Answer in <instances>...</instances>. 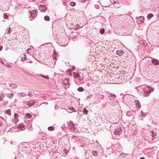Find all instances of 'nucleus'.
<instances>
[{
	"label": "nucleus",
	"mask_w": 159,
	"mask_h": 159,
	"mask_svg": "<svg viewBox=\"0 0 159 159\" xmlns=\"http://www.w3.org/2000/svg\"><path fill=\"white\" fill-rule=\"evenodd\" d=\"M138 91L143 94L145 96L147 97L148 94L151 90L149 87L145 85H143L138 88Z\"/></svg>",
	"instance_id": "nucleus-1"
},
{
	"label": "nucleus",
	"mask_w": 159,
	"mask_h": 159,
	"mask_svg": "<svg viewBox=\"0 0 159 159\" xmlns=\"http://www.w3.org/2000/svg\"><path fill=\"white\" fill-rule=\"evenodd\" d=\"M73 76L75 78H78L80 81L82 80L84 77V74L81 72H74Z\"/></svg>",
	"instance_id": "nucleus-2"
},
{
	"label": "nucleus",
	"mask_w": 159,
	"mask_h": 159,
	"mask_svg": "<svg viewBox=\"0 0 159 159\" xmlns=\"http://www.w3.org/2000/svg\"><path fill=\"white\" fill-rule=\"evenodd\" d=\"M29 12L30 14V18H34L36 17L38 13L36 10H32L31 11H30Z\"/></svg>",
	"instance_id": "nucleus-3"
},
{
	"label": "nucleus",
	"mask_w": 159,
	"mask_h": 159,
	"mask_svg": "<svg viewBox=\"0 0 159 159\" xmlns=\"http://www.w3.org/2000/svg\"><path fill=\"white\" fill-rule=\"evenodd\" d=\"M68 79H66L63 80L62 81V84L64 87L66 89H67L69 87V84L68 83Z\"/></svg>",
	"instance_id": "nucleus-4"
},
{
	"label": "nucleus",
	"mask_w": 159,
	"mask_h": 159,
	"mask_svg": "<svg viewBox=\"0 0 159 159\" xmlns=\"http://www.w3.org/2000/svg\"><path fill=\"white\" fill-rule=\"evenodd\" d=\"M121 128L120 127H118L114 130V134L115 135H118L121 133Z\"/></svg>",
	"instance_id": "nucleus-5"
},
{
	"label": "nucleus",
	"mask_w": 159,
	"mask_h": 159,
	"mask_svg": "<svg viewBox=\"0 0 159 159\" xmlns=\"http://www.w3.org/2000/svg\"><path fill=\"white\" fill-rule=\"evenodd\" d=\"M39 11H41L42 12H45L46 10V7L44 5H40L39 7Z\"/></svg>",
	"instance_id": "nucleus-6"
},
{
	"label": "nucleus",
	"mask_w": 159,
	"mask_h": 159,
	"mask_svg": "<svg viewBox=\"0 0 159 159\" xmlns=\"http://www.w3.org/2000/svg\"><path fill=\"white\" fill-rule=\"evenodd\" d=\"M144 18V17L143 16H140L138 18V22L139 24H141L142 22H143Z\"/></svg>",
	"instance_id": "nucleus-7"
},
{
	"label": "nucleus",
	"mask_w": 159,
	"mask_h": 159,
	"mask_svg": "<svg viewBox=\"0 0 159 159\" xmlns=\"http://www.w3.org/2000/svg\"><path fill=\"white\" fill-rule=\"evenodd\" d=\"M35 103L34 100L30 101L27 102V104L29 106H31Z\"/></svg>",
	"instance_id": "nucleus-8"
},
{
	"label": "nucleus",
	"mask_w": 159,
	"mask_h": 159,
	"mask_svg": "<svg viewBox=\"0 0 159 159\" xmlns=\"http://www.w3.org/2000/svg\"><path fill=\"white\" fill-rule=\"evenodd\" d=\"M152 62L154 65H157L159 64V61L157 60L153 59L152 60Z\"/></svg>",
	"instance_id": "nucleus-9"
},
{
	"label": "nucleus",
	"mask_w": 159,
	"mask_h": 159,
	"mask_svg": "<svg viewBox=\"0 0 159 159\" xmlns=\"http://www.w3.org/2000/svg\"><path fill=\"white\" fill-rule=\"evenodd\" d=\"M124 53V52L121 50H118L116 51V54L119 56H121Z\"/></svg>",
	"instance_id": "nucleus-10"
},
{
	"label": "nucleus",
	"mask_w": 159,
	"mask_h": 159,
	"mask_svg": "<svg viewBox=\"0 0 159 159\" xmlns=\"http://www.w3.org/2000/svg\"><path fill=\"white\" fill-rule=\"evenodd\" d=\"M116 97L115 94H110V95L109 96V98L110 100H112L115 99Z\"/></svg>",
	"instance_id": "nucleus-11"
},
{
	"label": "nucleus",
	"mask_w": 159,
	"mask_h": 159,
	"mask_svg": "<svg viewBox=\"0 0 159 159\" xmlns=\"http://www.w3.org/2000/svg\"><path fill=\"white\" fill-rule=\"evenodd\" d=\"M67 111L70 113H71L72 112H74L75 111V109L72 107L71 108H68V110H67Z\"/></svg>",
	"instance_id": "nucleus-12"
},
{
	"label": "nucleus",
	"mask_w": 159,
	"mask_h": 159,
	"mask_svg": "<svg viewBox=\"0 0 159 159\" xmlns=\"http://www.w3.org/2000/svg\"><path fill=\"white\" fill-rule=\"evenodd\" d=\"M21 60L23 61L25 60H27V59H26V55L24 54H23L21 56Z\"/></svg>",
	"instance_id": "nucleus-13"
},
{
	"label": "nucleus",
	"mask_w": 159,
	"mask_h": 159,
	"mask_svg": "<svg viewBox=\"0 0 159 159\" xmlns=\"http://www.w3.org/2000/svg\"><path fill=\"white\" fill-rule=\"evenodd\" d=\"M18 95L20 97H25L27 95V94L24 93H18Z\"/></svg>",
	"instance_id": "nucleus-14"
},
{
	"label": "nucleus",
	"mask_w": 159,
	"mask_h": 159,
	"mask_svg": "<svg viewBox=\"0 0 159 159\" xmlns=\"http://www.w3.org/2000/svg\"><path fill=\"white\" fill-rule=\"evenodd\" d=\"M135 103L136 106L138 108H140L141 107V106L139 104V102L137 100H136L135 101Z\"/></svg>",
	"instance_id": "nucleus-15"
},
{
	"label": "nucleus",
	"mask_w": 159,
	"mask_h": 159,
	"mask_svg": "<svg viewBox=\"0 0 159 159\" xmlns=\"http://www.w3.org/2000/svg\"><path fill=\"white\" fill-rule=\"evenodd\" d=\"M10 86L13 89L16 88L17 87L16 85L14 84H11Z\"/></svg>",
	"instance_id": "nucleus-16"
},
{
	"label": "nucleus",
	"mask_w": 159,
	"mask_h": 159,
	"mask_svg": "<svg viewBox=\"0 0 159 159\" xmlns=\"http://www.w3.org/2000/svg\"><path fill=\"white\" fill-rule=\"evenodd\" d=\"M83 112L84 114L87 115L88 112V111L86 110V108H84L83 111Z\"/></svg>",
	"instance_id": "nucleus-17"
},
{
	"label": "nucleus",
	"mask_w": 159,
	"mask_h": 159,
	"mask_svg": "<svg viewBox=\"0 0 159 159\" xmlns=\"http://www.w3.org/2000/svg\"><path fill=\"white\" fill-rule=\"evenodd\" d=\"M14 94L13 93H9L7 95V96L10 98H11L13 97L14 96Z\"/></svg>",
	"instance_id": "nucleus-18"
},
{
	"label": "nucleus",
	"mask_w": 159,
	"mask_h": 159,
	"mask_svg": "<svg viewBox=\"0 0 159 159\" xmlns=\"http://www.w3.org/2000/svg\"><path fill=\"white\" fill-rule=\"evenodd\" d=\"M153 16V15L152 13H149L147 16V18L148 19H150L152 18Z\"/></svg>",
	"instance_id": "nucleus-19"
},
{
	"label": "nucleus",
	"mask_w": 159,
	"mask_h": 159,
	"mask_svg": "<svg viewBox=\"0 0 159 159\" xmlns=\"http://www.w3.org/2000/svg\"><path fill=\"white\" fill-rule=\"evenodd\" d=\"M92 154L94 156H96L98 155V152L96 151H93L92 152Z\"/></svg>",
	"instance_id": "nucleus-20"
},
{
	"label": "nucleus",
	"mask_w": 159,
	"mask_h": 159,
	"mask_svg": "<svg viewBox=\"0 0 159 159\" xmlns=\"http://www.w3.org/2000/svg\"><path fill=\"white\" fill-rule=\"evenodd\" d=\"M44 19L46 21H49L50 20V18L48 16H46L44 17Z\"/></svg>",
	"instance_id": "nucleus-21"
},
{
	"label": "nucleus",
	"mask_w": 159,
	"mask_h": 159,
	"mask_svg": "<svg viewBox=\"0 0 159 159\" xmlns=\"http://www.w3.org/2000/svg\"><path fill=\"white\" fill-rule=\"evenodd\" d=\"M84 89L82 87H79L78 89V91L81 92L83 91Z\"/></svg>",
	"instance_id": "nucleus-22"
},
{
	"label": "nucleus",
	"mask_w": 159,
	"mask_h": 159,
	"mask_svg": "<svg viewBox=\"0 0 159 159\" xmlns=\"http://www.w3.org/2000/svg\"><path fill=\"white\" fill-rule=\"evenodd\" d=\"M76 3L74 2H71L70 3V5L72 6H75L76 5Z\"/></svg>",
	"instance_id": "nucleus-23"
},
{
	"label": "nucleus",
	"mask_w": 159,
	"mask_h": 159,
	"mask_svg": "<svg viewBox=\"0 0 159 159\" xmlns=\"http://www.w3.org/2000/svg\"><path fill=\"white\" fill-rule=\"evenodd\" d=\"M104 32L105 30L104 29H101L100 30V32L102 34L104 33Z\"/></svg>",
	"instance_id": "nucleus-24"
},
{
	"label": "nucleus",
	"mask_w": 159,
	"mask_h": 159,
	"mask_svg": "<svg viewBox=\"0 0 159 159\" xmlns=\"http://www.w3.org/2000/svg\"><path fill=\"white\" fill-rule=\"evenodd\" d=\"M26 116L27 117L29 118H30L32 117V115L30 113H27L26 114Z\"/></svg>",
	"instance_id": "nucleus-25"
},
{
	"label": "nucleus",
	"mask_w": 159,
	"mask_h": 159,
	"mask_svg": "<svg viewBox=\"0 0 159 159\" xmlns=\"http://www.w3.org/2000/svg\"><path fill=\"white\" fill-rule=\"evenodd\" d=\"M142 45L143 46L145 47L147 45V43L145 42H144V41H143L142 43Z\"/></svg>",
	"instance_id": "nucleus-26"
},
{
	"label": "nucleus",
	"mask_w": 159,
	"mask_h": 159,
	"mask_svg": "<svg viewBox=\"0 0 159 159\" xmlns=\"http://www.w3.org/2000/svg\"><path fill=\"white\" fill-rule=\"evenodd\" d=\"M74 125L70 126V129L72 130H75L76 128L74 127Z\"/></svg>",
	"instance_id": "nucleus-27"
},
{
	"label": "nucleus",
	"mask_w": 159,
	"mask_h": 159,
	"mask_svg": "<svg viewBox=\"0 0 159 159\" xmlns=\"http://www.w3.org/2000/svg\"><path fill=\"white\" fill-rule=\"evenodd\" d=\"M48 129L49 130L51 131L53 130V128L52 126H49L48 127Z\"/></svg>",
	"instance_id": "nucleus-28"
},
{
	"label": "nucleus",
	"mask_w": 159,
	"mask_h": 159,
	"mask_svg": "<svg viewBox=\"0 0 159 159\" xmlns=\"http://www.w3.org/2000/svg\"><path fill=\"white\" fill-rule=\"evenodd\" d=\"M151 133H152V137L153 138H155L156 136V135L154 134L153 132L152 131H151Z\"/></svg>",
	"instance_id": "nucleus-29"
},
{
	"label": "nucleus",
	"mask_w": 159,
	"mask_h": 159,
	"mask_svg": "<svg viewBox=\"0 0 159 159\" xmlns=\"http://www.w3.org/2000/svg\"><path fill=\"white\" fill-rule=\"evenodd\" d=\"M10 27H9L8 29L7 30L6 32H7L8 34H9L10 33Z\"/></svg>",
	"instance_id": "nucleus-30"
},
{
	"label": "nucleus",
	"mask_w": 159,
	"mask_h": 159,
	"mask_svg": "<svg viewBox=\"0 0 159 159\" xmlns=\"http://www.w3.org/2000/svg\"><path fill=\"white\" fill-rule=\"evenodd\" d=\"M41 76L42 77H43V78H46V79H49V77H48V75L47 76H44V75H41Z\"/></svg>",
	"instance_id": "nucleus-31"
},
{
	"label": "nucleus",
	"mask_w": 159,
	"mask_h": 159,
	"mask_svg": "<svg viewBox=\"0 0 159 159\" xmlns=\"http://www.w3.org/2000/svg\"><path fill=\"white\" fill-rule=\"evenodd\" d=\"M141 115L142 116H143L144 117L145 116V113L143 111H141Z\"/></svg>",
	"instance_id": "nucleus-32"
},
{
	"label": "nucleus",
	"mask_w": 159,
	"mask_h": 159,
	"mask_svg": "<svg viewBox=\"0 0 159 159\" xmlns=\"http://www.w3.org/2000/svg\"><path fill=\"white\" fill-rule=\"evenodd\" d=\"M8 17V16L6 14H4V18L5 19H7Z\"/></svg>",
	"instance_id": "nucleus-33"
},
{
	"label": "nucleus",
	"mask_w": 159,
	"mask_h": 159,
	"mask_svg": "<svg viewBox=\"0 0 159 159\" xmlns=\"http://www.w3.org/2000/svg\"><path fill=\"white\" fill-rule=\"evenodd\" d=\"M18 117V115L17 114H14V117L15 119L17 118Z\"/></svg>",
	"instance_id": "nucleus-34"
},
{
	"label": "nucleus",
	"mask_w": 159,
	"mask_h": 159,
	"mask_svg": "<svg viewBox=\"0 0 159 159\" xmlns=\"http://www.w3.org/2000/svg\"><path fill=\"white\" fill-rule=\"evenodd\" d=\"M69 125H70V126L72 125H75L73 124L72 121H71V122L69 123Z\"/></svg>",
	"instance_id": "nucleus-35"
},
{
	"label": "nucleus",
	"mask_w": 159,
	"mask_h": 159,
	"mask_svg": "<svg viewBox=\"0 0 159 159\" xmlns=\"http://www.w3.org/2000/svg\"><path fill=\"white\" fill-rule=\"evenodd\" d=\"M28 95L30 97H31L33 96V94L31 93H28Z\"/></svg>",
	"instance_id": "nucleus-36"
},
{
	"label": "nucleus",
	"mask_w": 159,
	"mask_h": 159,
	"mask_svg": "<svg viewBox=\"0 0 159 159\" xmlns=\"http://www.w3.org/2000/svg\"><path fill=\"white\" fill-rule=\"evenodd\" d=\"M113 3H114V4H116V3H117V2H116V0H113ZM117 3L118 4H119V2H117Z\"/></svg>",
	"instance_id": "nucleus-37"
},
{
	"label": "nucleus",
	"mask_w": 159,
	"mask_h": 159,
	"mask_svg": "<svg viewBox=\"0 0 159 159\" xmlns=\"http://www.w3.org/2000/svg\"><path fill=\"white\" fill-rule=\"evenodd\" d=\"M52 57L54 60H56L57 58V57L56 56H53Z\"/></svg>",
	"instance_id": "nucleus-38"
},
{
	"label": "nucleus",
	"mask_w": 159,
	"mask_h": 159,
	"mask_svg": "<svg viewBox=\"0 0 159 159\" xmlns=\"http://www.w3.org/2000/svg\"><path fill=\"white\" fill-rule=\"evenodd\" d=\"M7 66L8 68H11V66L10 65H9V64L7 65Z\"/></svg>",
	"instance_id": "nucleus-39"
},
{
	"label": "nucleus",
	"mask_w": 159,
	"mask_h": 159,
	"mask_svg": "<svg viewBox=\"0 0 159 159\" xmlns=\"http://www.w3.org/2000/svg\"><path fill=\"white\" fill-rule=\"evenodd\" d=\"M2 46L0 45V51H1L2 50Z\"/></svg>",
	"instance_id": "nucleus-40"
},
{
	"label": "nucleus",
	"mask_w": 159,
	"mask_h": 159,
	"mask_svg": "<svg viewBox=\"0 0 159 159\" xmlns=\"http://www.w3.org/2000/svg\"><path fill=\"white\" fill-rule=\"evenodd\" d=\"M10 111H10V110H9V109L8 110H7V112L8 113H9V112H10Z\"/></svg>",
	"instance_id": "nucleus-41"
},
{
	"label": "nucleus",
	"mask_w": 159,
	"mask_h": 159,
	"mask_svg": "<svg viewBox=\"0 0 159 159\" xmlns=\"http://www.w3.org/2000/svg\"><path fill=\"white\" fill-rule=\"evenodd\" d=\"M24 126H23V127H20L21 129L20 130H22L24 128Z\"/></svg>",
	"instance_id": "nucleus-42"
},
{
	"label": "nucleus",
	"mask_w": 159,
	"mask_h": 159,
	"mask_svg": "<svg viewBox=\"0 0 159 159\" xmlns=\"http://www.w3.org/2000/svg\"><path fill=\"white\" fill-rule=\"evenodd\" d=\"M2 98L0 96V101H2Z\"/></svg>",
	"instance_id": "nucleus-43"
},
{
	"label": "nucleus",
	"mask_w": 159,
	"mask_h": 159,
	"mask_svg": "<svg viewBox=\"0 0 159 159\" xmlns=\"http://www.w3.org/2000/svg\"><path fill=\"white\" fill-rule=\"evenodd\" d=\"M140 159H145L143 157H141Z\"/></svg>",
	"instance_id": "nucleus-44"
},
{
	"label": "nucleus",
	"mask_w": 159,
	"mask_h": 159,
	"mask_svg": "<svg viewBox=\"0 0 159 159\" xmlns=\"http://www.w3.org/2000/svg\"><path fill=\"white\" fill-rule=\"evenodd\" d=\"M141 41H138V42L140 44Z\"/></svg>",
	"instance_id": "nucleus-45"
},
{
	"label": "nucleus",
	"mask_w": 159,
	"mask_h": 159,
	"mask_svg": "<svg viewBox=\"0 0 159 159\" xmlns=\"http://www.w3.org/2000/svg\"><path fill=\"white\" fill-rule=\"evenodd\" d=\"M2 124V122H0V126H1V125Z\"/></svg>",
	"instance_id": "nucleus-46"
},
{
	"label": "nucleus",
	"mask_w": 159,
	"mask_h": 159,
	"mask_svg": "<svg viewBox=\"0 0 159 159\" xmlns=\"http://www.w3.org/2000/svg\"><path fill=\"white\" fill-rule=\"evenodd\" d=\"M18 127H20V126H18Z\"/></svg>",
	"instance_id": "nucleus-47"
},
{
	"label": "nucleus",
	"mask_w": 159,
	"mask_h": 159,
	"mask_svg": "<svg viewBox=\"0 0 159 159\" xmlns=\"http://www.w3.org/2000/svg\"><path fill=\"white\" fill-rule=\"evenodd\" d=\"M30 20H31H31H31V19H30Z\"/></svg>",
	"instance_id": "nucleus-48"
}]
</instances>
